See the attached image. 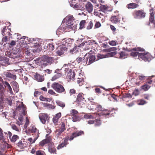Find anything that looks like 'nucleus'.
<instances>
[{
    "mask_svg": "<svg viewBox=\"0 0 155 155\" xmlns=\"http://www.w3.org/2000/svg\"><path fill=\"white\" fill-rule=\"evenodd\" d=\"M84 134V131L82 130L77 131L73 133L70 137L68 136H67L63 139V141L61 142V141L60 142V144L57 147V149L59 150L64 147H66L67 145L69 143L68 142V140L71 141L74 138Z\"/></svg>",
    "mask_w": 155,
    "mask_h": 155,
    "instance_id": "nucleus-1",
    "label": "nucleus"
},
{
    "mask_svg": "<svg viewBox=\"0 0 155 155\" xmlns=\"http://www.w3.org/2000/svg\"><path fill=\"white\" fill-rule=\"evenodd\" d=\"M55 60V58L53 57L48 55H44L41 58H37L36 61L39 64L46 66L48 64L51 65L53 63Z\"/></svg>",
    "mask_w": 155,
    "mask_h": 155,
    "instance_id": "nucleus-2",
    "label": "nucleus"
},
{
    "mask_svg": "<svg viewBox=\"0 0 155 155\" xmlns=\"http://www.w3.org/2000/svg\"><path fill=\"white\" fill-rule=\"evenodd\" d=\"M51 87L56 92L59 93H66L65 90L63 86L57 82L53 83Z\"/></svg>",
    "mask_w": 155,
    "mask_h": 155,
    "instance_id": "nucleus-3",
    "label": "nucleus"
},
{
    "mask_svg": "<svg viewBox=\"0 0 155 155\" xmlns=\"http://www.w3.org/2000/svg\"><path fill=\"white\" fill-rule=\"evenodd\" d=\"M74 26H73V24L71 22H67L65 23H64L61 26L60 28H58L57 30V32L59 31L60 30L62 29L64 32H68L71 31Z\"/></svg>",
    "mask_w": 155,
    "mask_h": 155,
    "instance_id": "nucleus-4",
    "label": "nucleus"
},
{
    "mask_svg": "<svg viewBox=\"0 0 155 155\" xmlns=\"http://www.w3.org/2000/svg\"><path fill=\"white\" fill-rule=\"evenodd\" d=\"M138 58L140 60L141 59L145 61L149 62L152 58V56L148 52L140 53L138 55Z\"/></svg>",
    "mask_w": 155,
    "mask_h": 155,
    "instance_id": "nucleus-5",
    "label": "nucleus"
},
{
    "mask_svg": "<svg viewBox=\"0 0 155 155\" xmlns=\"http://www.w3.org/2000/svg\"><path fill=\"white\" fill-rule=\"evenodd\" d=\"M78 112L75 109H72L71 111L70 114L73 122H76L80 120V118L78 115Z\"/></svg>",
    "mask_w": 155,
    "mask_h": 155,
    "instance_id": "nucleus-6",
    "label": "nucleus"
},
{
    "mask_svg": "<svg viewBox=\"0 0 155 155\" xmlns=\"http://www.w3.org/2000/svg\"><path fill=\"white\" fill-rule=\"evenodd\" d=\"M65 71L66 72L68 71L67 74V78L69 80V81H71L72 80L73 81L75 75V73L73 71L68 68H66Z\"/></svg>",
    "mask_w": 155,
    "mask_h": 155,
    "instance_id": "nucleus-7",
    "label": "nucleus"
},
{
    "mask_svg": "<svg viewBox=\"0 0 155 155\" xmlns=\"http://www.w3.org/2000/svg\"><path fill=\"white\" fill-rule=\"evenodd\" d=\"M133 15L135 18H140L145 17V13L142 10H139L135 12Z\"/></svg>",
    "mask_w": 155,
    "mask_h": 155,
    "instance_id": "nucleus-8",
    "label": "nucleus"
},
{
    "mask_svg": "<svg viewBox=\"0 0 155 155\" xmlns=\"http://www.w3.org/2000/svg\"><path fill=\"white\" fill-rule=\"evenodd\" d=\"M39 118L41 122L43 124H45L46 121L49 120V116L46 113H41L39 115Z\"/></svg>",
    "mask_w": 155,
    "mask_h": 155,
    "instance_id": "nucleus-9",
    "label": "nucleus"
},
{
    "mask_svg": "<svg viewBox=\"0 0 155 155\" xmlns=\"http://www.w3.org/2000/svg\"><path fill=\"white\" fill-rule=\"evenodd\" d=\"M85 8L86 11L89 13H91L93 10V6L92 4L89 2H88L85 4Z\"/></svg>",
    "mask_w": 155,
    "mask_h": 155,
    "instance_id": "nucleus-10",
    "label": "nucleus"
},
{
    "mask_svg": "<svg viewBox=\"0 0 155 155\" xmlns=\"http://www.w3.org/2000/svg\"><path fill=\"white\" fill-rule=\"evenodd\" d=\"M84 94L83 93H79L77 96L76 102L77 103L80 104V102H83L84 100Z\"/></svg>",
    "mask_w": 155,
    "mask_h": 155,
    "instance_id": "nucleus-11",
    "label": "nucleus"
},
{
    "mask_svg": "<svg viewBox=\"0 0 155 155\" xmlns=\"http://www.w3.org/2000/svg\"><path fill=\"white\" fill-rule=\"evenodd\" d=\"M87 55V57L88 60V63L87 65L93 63L95 61L96 58L94 55H92L90 54H88Z\"/></svg>",
    "mask_w": 155,
    "mask_h": 155,
    "instance_id": "nucleus-12",
    "label": "nucleus"
},
{
    "mask_svg": "<svg viewBox=\"0 0 155 155\" xmlns=\"http://www.w3.org/2000/svg\"><path fill=\"white\" fill-rule=\"evenodd\" d=\"M48 150L51 153H56V150L54 143L52 142L50 143L48 145Z\"/></svg>",
    "mask_w": 155,
    "mask_h": 155,
    "instance_id": "nucleus-13",
    "label": "nucleus"
},
{
    "mask_svg": "<svg viewBox=\"0 0 155 155\" xmlns=\"http://www.w3.org/2000/svg\"><path fill=\"white\" fill-rule=\"evenodd\" d=\"M29 130L32 133H35V134H36V136L37 137H39V134L38 130L37 129L35 126L34 125L31 126Z\"/></svg>",
    "mask_w": 155,
    "mask_h": 155,
    "instance_id": "nucleus-14",
    "label": "nucleus"
},
{
    "mask_svg": "<svg viewBox=\"0 0 155 155\" xmlns=\"http://www.w3.org/2000/svg\"><path fill=\"white\" fill-rule=\"evenodd\" d=\"M9 61V59L5 57H0V64L2 65L5 66Z\"/></svg>",
    "mask_w": 155,
    "mask_h": 155,
    "instance_id": "nucleus-15",
    "label": "nucleus"
},
{
    "mask_svg": "<svg viewBox=\"0 0 155 155\" xmlns=\"http://www.w3.org/2000/svg\"><path fill=\"white\" fill-rule=\"evenodd\" d=\"M1 81H2V84L5 87H7L8 89V91H9V92L11 94H13V92L12 90V88L9 84L7 81H3V80H1Z\"/></svg>",
    "mask_w": 155,
    "mask_h": 155,
    "instance_id": "nucleus-16",
    "label": "nucleus"
},
{
    "mask_svg": "<svg viewBox=\"0 0 155 155\" xmlns=\"http://www.w3.org/2000/svg\"><path fill=\"white\" fill-rule=\"evenodd\" d=\"M139 4L136 3H132L128 4L127 5V7L128 9H134L138 7Z\"/></svg>",
    "mask_w": 155,
    "mask_h": 155,
    "instance_id": "nucleus-17",
    "label": "nucleus"
},
{
    "mask_svg": "<svg viewBox=\"0 0 155 155\" xmlns=\"http://www.w3.org/2000/svg\"><path fill=\"white\" fill-rule=\"evenodd\" d=\"M108 8H109L108 6L100 4V6L99 7L100 10H99V11H102L105 13L108 11Z\"/></svg>",
    "mask_w": 155,
    "mask_h": 155,
    "instance_id": "nucleus-18",
    "label": "nucleus"
},
{
    "mask_svg": "<svg viewBox=\"0 0 155 155\" xmlns=\"http://www.w3.org/2000/svg\"><path fill=\"white\" fill-rule=\"evenodd\" d=\"M112 110H110L104 109L102 111L101 115H104L105 117H107V116H109L111 114V112Z\"/></svg>",
    "mask_w": 155,
    "mask_h": 155,
    "instance_id": "nucleus-19",
    "label": "nucleus"
},
{
    "mask_svg": "<svg viewBox=\"0 0 155 155\" xmlns=\"http://www.w3.org/2000/svg\"><path fill=\"white\" fill-rule=\"evenodd\" d=\"M51 140L50 139L48 138L44 139L39 143V145L41 147H43L45 144L48 143L49 144L51 143Z\"/></svg>",
    "mask_w": 155,
    "mask_h": 155,
    "instance_id": "nucleus-20",
    "label": "nucleus"
},
{
    "mask_svg": "<svg viewBox=\"0 0 155 155\" xmlns=\"http://www.w3.org/2000/svg\"><path fill=\"white\" fill-rule=\"evenodd\" d=\"M72 7L75 9L76 10H83L84 9L83 5L79 4H78L77 3Z\"/></svg>",
    "mask_w": 155,
    "mask_h": 155,
    "instance_id": "nucleus-21",
    "label": "nucleus"
},
{
    "mask_svg": "<svg viewBox=\"0 0 155 155\" xmlns=\"http://www.w3.org/2000/svg\"><path fill=\"white\" fill-rule=\"evenodd\" d=\"M34 78L36 80L39 82H42L44 80V78L43 76L38 74H36L34 75Z\"/></svg>",
    "mask_w": 155,
    "mask_h": 155,
    "instance_id": "nucleus-22",
    "label": "nucleus"
},
{
    "mask_svg": "<svg viewBox=\"0 0 155 155\" xmlns=\"http://www.w3.org/2000/svg\"><path fill=\"white\" fill-rule=\"evenodd\" d=\"M4 89L2 84L0 83V101H1L3 97Z\"/></svg>",
    "mask_w": 155,
    "mask_h": 155,
    "instance_id": "nucleus-23",
    "label": "nucleus"
},
{
    "mask_svg": "<svg viewBox=\"0 0 155 155\" xmlns=\"http://www.w3.org/2000/svg\"><path fill=\"white\" fill-rule=\"evenodd\" d=\"M149 21L147 24V25H150V23H153V21L155 20H154V15L153 12H151L150 13V15L149 17Z\"/></svg>",
    "mask_w": 155,
    "mask_h": 155,
    "instance_id": "nucleus-24",
    "label": "nucleus"
},
{
    "mask_svg": "<svg viewBox=\"0 0 155 155\" xmlns=\"http://www.w3.org/2000/svg\"><path fill=\"white\" fill-rule=\"evenodd\" d=\"M110 20L112 22L115 24H117L120 21L119 18L116 16H112L111 17Z\"/></svg>",
    "mask_w": 155,
    "mask_h": 155,
    "instance_id": "nucleus-25",
    "label": "nucleus"
},
{
    "mask_svg": "<svg viewBox=\"0 0 155 155\" xmlns=\"http://www.w3.org/2000/svg\"><path fill=\"white\" fill-rule=\"evenodd\" d=\"M4 74L7 78H12L14 80H15L16 79V75L13 74L10 72H5V73Z\"/></svg>",
    "mask_w": 155,
    "mask_h": 155,
    "instance_id": "nucleus-26",
    "label": "nucleus"
},
{
    "mask_svg": "<svg viewBox=\"0 0 155 155\" xmlns=\"http://www.w3.org/2000/svg\"><path fill=\"white\" fill-rule=\"evenodd\" d=\"M66 48L65 47H61L60 49L58 50L56 52V53L58 55L61 56L63 54L64 51L66 50Z\"/></svg>",
    "mask_w": 155,
    "mask_h": 155,
    "instance_id": "nucleus-27",
    "label": "nucleus"
},
{
    "mask_svg": "<svg viewBox=\"0 0 155 155\" xmlns=\"http://www.w3.org/2000/svg\"><path fill=\"white\" fill-rule=\"evenodd\" d=\"M64 132L63 130L60 129H57L55 131V137L57 138H58L59 136H60L62 133Z\"/></svg>",
    "mask_w": 155,
    "mask_h": 155,
    "instance_id": "nucleus-28",
    "label": "nucleus"
},
{
    "mask_svg": "<svg viewBox=\"0 0 155 155\" xmlns=\"http://www.w3.org/2000/svg\"><path fill=\"white\" fill-rule=\"evenodd\" d=\"M104 109L102 107L101 105L98 104L95 108V110L99 112V114H100V115H101V113Z\"/></svg>",
    "mask_w": 155,
    "mask_h": 155,
    "instance_id": "nucleus-29",
    "label": "nucleus"
},
{
    "mask_svg": "<svg viewBox=\"0 0 155 155\" xmlns=\"http://www.w3.org/2000/svg\"><path fill=\"white\" fill-rule=\"evenodd\" d=\"M19 137L16 135H14L11 138H10V140L12 142L15 143L16 141L19 139Z\"/></svg>",
    "mask_w": 155,
    "mask_h": 155,
    "instance_id": "nucleus-30",
    "label": "nucleus"
},
{
    "mask_svg": "<svg viewBox=\"0 0 155 155\" xmlns=\"http://www.w3.org/2000/svg\"><path fill=\"white\" fill-rule=\"evenodd\" d=\"M43 105L44 107H47L49 109H54L55 107V106L53 105L45 103H43Z\"/></svg>",
    "mask_w": 155,
    "mask_h": 155,
    "instance_id": "nucleus-31",
    "label": "nucleus"
},
{
    "mask_svg": "<svg viewBox=\"0 0 155 155\" xmlns=\"http://www.w3.org/2000/svg\"><path fill=\"white\" fill-rule=\"evenodd\" d=\"M146 84H153L154 83H155V79L154 80H152L151 78H147L146 80Z\"/></svg>",
    "mask_w": 155,
    "mask_h": 155,
    "instance_id": "nucleus-32",
    "label": "nucleus"
},
{
    "mask_svg": "<svg viewBox=\"0 0 155 155\" xmlns=\"http://www.w3.org/2000/svg\"><path fill=\"white\" fill-rule=\"evenodd\" d=\"M62 75V74L61 73L57 74L52 78L51 80L52 81H55L61 77Z\"/></svg>",
    "mask_w": 155,
    "mask_h": 155,
    "instance_id": "nucleus-33",
    "label": "nucleus"
},
{
    "mask_svg": "<svg viewBox=\"0 0 155 155\" xmlns=\"http://www.w3.org/2000/svg\"><path fill=\"white\" fill-rule=\"evenodd\" d=\"M131 51L130 54V55L131 56L133 57H135L137 55H138V56L139 54L140 53L138 52H137V51H134L133 49H132Z\"/></svg>",
    "mask_w": 155,
    "mask_h": 155,
    "instance_id": "nucleus-34",
    "label": "nucleus"
},
{
    "mask_svg": "<svg viewBox=\"0 0 155 155\" xmlns=\"http://www.w3.org/2000/svg\"><path fill=\"white\" fill-rule=\"evenodd\" d=\"M39 99L40 100L42 101H46L47 102H50L51 101V100L50 98H47L44 97L43 96L41 95L40 96Z\"/></svg>",
    "mask_w": 155,
    "mask_h": 155,
    "instance_id": "nucleus-35",
    "label": "nucleus"
},
{
    "mask_svg": "<svg viewBox=\"0 0 155 155\" xmlns=\"http://www.w3.org/2000/svg\"><path fill=\"white\" fill-rule=\"evenodd\" d=\"M88 54H85L84 56V58H83V60L82 61V63H83V64H87L88 63V60L87 57V55Z\"/></svg>",
    "mask_w": 155,
    "mask_h": 155,
    "instance_id": "nucleus-36",
    "label": "nucleus"
},
{
    "mask_svg": "<svg viewBox=\"0 0 155 155\" xmlns=\"http://www.w3.org/2000/svg\"><path fill=\"white\" fill-rule=\"evenodd\" d=\"M150 86L147 84H145L141 86V89L143 90L144 91H147L150 88Z\"/></svg>",
    "mask_w": 155,
    "mask_h": 155,
    "instance_id": "nucleus-37",
    "label": "nucleus"
},
{
    "mask_svg": "<svg viewBox=\"0 0 155 155\" xmlns=\"http://www.w3.org/2000/svg\"><path fill=\"white\" fill-rule=\"evenodd\" d=\"M120 57L122 58H125L128 56L127 54L125 52H122L120 53Z\"/></svg>",
    "mask_w": 155,
    "mask_h": 155,
    "instance_id": "nucleus-38",
    "label": "nucleus"
},
{
    "mask_svg": "<svg viewBox=\"0 0 155 155\" xmlns=\"http://www.w3.org/2000/svg\"><path fill=\"white\" fill-rule=\"evenodd\" d=\"M86 23V21L85 20H82L80 22V29H82L84 27V25Z\"/></svg>",
    "mask_w": 155,
    "mask_h": 155,
    "instance_id": "nucleus-39",
    "label": "nucleus"
},
{
    "mask_svg": "<svg viewBox=\"0 0 155 155\" xmlns=\"http://www.w3.org/2000/svg\"><path fill=\"white\" fill-rule=\"evenodd\" d=\"M94 123V125L96 127L99 126L101 124V121L99 119H95Z\"/></svg>",
    "mask_w": 155,
    "mask_h": 155,
    "instance_id": "nucleus-40",
    "label": "nucleus"
},
{
    "mask_svg": "<svg viewBox=\"0 0 155 155\" xmlns=\"http://www.w3.org/2000/svg\"><path fill=\"white\" fill-rule=\"evenodd\" d=\"M94 14L95 16H98L100 18H101L104 16L102 14L97 11H94Z\"/></svg>",
    "mask_w": 155,
    "mask_h": 155,
    "instance_id": "nucleus-41",
    "label": "nucleus"
},
{
    "mask_svg": "<svg viewBox=\"0 0 155 155\" xmlns=\"http://www.w3.org/2000/svg\"><path fill=\"white\" fill-rule=\"evenodd\" d=\"M38 137H37L36 138H34L33 140L31 138H30L28 139V141L30 142V143L31 144L35 142L36 140L38 139Z\"/></svg>",
    "mask_w": 155,
    "mask_h": 155,
    "instance_id": "nucleus-42",
    "label": "nucleus"
},
{
    "mask_svg": "<svg viewBox=\"0 0 155 155\" xmlns=\"http://www.w3.org/2000/svg\"><path fill=\"white\" fill-rule=\"evenodd\" d=\"M68 2L71 7L73 6L77 3L76 0H68Z\"/></svg>",
    "mask_w": 155,
    "mask_h": 155,
    "instance_id": "nucleus-43",
    "label": "nucleus"
},
{
    "mask_svg": "<svg viewBox=\"0 0 155 155\" xmlns=\"http://www.w3.org/2000/svg\"><path fill=\"white\" fill-rule=\"evenodd\" d=\"M12 128L14 130L17 131L19 132L20 130V129L15 124H12L11 125Z\"/></svg>",
    "mask_w": 155,
    "mask_h": 155,
    "instance_id": "nucleus-44",
    "label": "nucleus"
},
{
    "mask_svg": "<svg viewBox=\"0 0 155 155\" xmlns=\"http://www.w3.org/2000/svg\"><path fill=\"white\" fill-rule=\"evenodd\" d=\"M134 51L144 52L145 50L143 48L140 47L137 48H134L133 49Z\"/></svg>",
    "mask_w": 155,
    "mask_h": 155,
    "instance_id": "nucleus-45",
    "label": "nucleus"
},
{
    "mask_svg": "<svg viewBox=\"0 0 155 155\" xmlns=\"http://www.w3.org/2000/svg\"><path fill=\"white\" fill-rule=\"evenodd\" d=\"M36 155H46L45 152L41 150H38L36 152Z\"/></svg>",
    "mask_w": 155,
    "mask_h": 155,
    "instance_id": "nucleus-46",
    "label": "nucleus"
},
{
    "mask_svg": "<svg viewBox=\"0 0 155 155\" xmlns=\"http://www.w3.org/2000/svg\"><path fill=\"white\" fill-rule=\"evenodd\" d=\"M147 77L144 76L143 75H139L138 77L139 80L140 81H144L146 80Z\"/></svg>",
    "mask_w": 155,
    "mask_h": 155,
    "instance_id": "nucleus-47",
    "label": "nucleus"
},
{
    "mask_svg": "<svg viewBox=\"0 0 155 155\" xmlns=\"http://www.w3.org/2000/svg\"><path fill=\"white\" fill-rule=\"evenodd\" d=\"M18 147L20 148L21 149L23 148L24 147V144L21 141H19L17 144Z\"/></svg>",
    "mask_w": 155,
    "mask_h": 155,
    "instance_id": "nucleus-48",
    "label": "nucleus"
},
{
    "mask_svg": "<svg viewBox=\"0 0 155 155\" xmlns=\"http://www.w3.org/2000/svg\"><path fill=\"white\" fill-rule=\"evenodd\" d=\"M60 129L64 131L66 130L65 125L64 122H62L61 124V126L60 128H59Z\"/></svg>",
    "mask_w": 155,
    "mask_h": 155,
    "instance_id": "nucleus-49",
    "label": "nucleus"
},
{
    "mask_svg": "<svg viewBox=\"0 0 155 155\" xmlns=\"http://www.w3.org/2000/svg\"><path fill=\"white\" fill-rule=\"evenodd\" d=\"M146 101L143 100H140L137 101V103L138 105H143L146 103Z\"/></svg>",
    "mask_w": 155,
    "mask_h": 155,
    "instance_id": "nucleus-50",
    "label": "nucleus"
},
{
    "mask_svg": "<svg viewBox=\"0 0 155 155\" xmlns=\"http://www.w3.org/2000/svg\"><path fill=\"white\" fill-rule=\"evenodd\" d=\"M57 105L61 107H64L65 106V104L63 102L60 101H57L56 102Z\"/></svg>",
    "mask_w": 155,
    "mask_h": 155,
    "instance_id": "nucleus-51",
    "label": "nucleus"
},
{
    "mask_svg": "<svg viewBox=\"0 0 155 155\" xmlns=\"http://www.w3.org/2000/svg\"><path fill=\"white\" fill-rule=\"evenodd\" d=\"M132 97V95L129 93H125L124 94L123 96V98H131Z\"/></svg>",
    "mask_w": 155,
    "mask_h": 155,
    "instance_id": "nucleus-52",
    "label": "nucleus"
},
{
    "mask_svg": "<svg viewBox=\"0 0 155 155\" xmlns=\"http://www.w3.org/2000/svg\"><path fill=\"white\" fill-rule=\"evenodd\" d=\"M50 50H53L54 49V46L52 44H49L47 46Z\"/></svg>",
    "mask_w": 155,
    "mask_h": 155,
    "instance_id": "nucleus-53",
    "label": "nucleus"
},
{
    "mask_svg": "<svg viewBox=\"0 0 155 155\" xmlns=\"http://www.w3.org/2000/svg\"><path fill=\"white\" fill-rule=\"evenodd\" d=\"M93 26V24L92 21H90L88 25L87 26V29H91Z\"/></svg>",
    "mask_w": 155,
    "mask_h": 155,
    "instance_id": "nucleus-54",
    "label": "nucleus"
},
{
    "mask_svg": "<svg viewBox=\"0 0 155 155\" xmlns=\"http://www.w3.org/2000/svg\"><path fill=\"white\" fill-rule=\"evenodd\" d=\"M76 90L74 88L70 89L69 91V93L70 95L75 94L76 93Z\"/></svg>",
    "mask_w": 155,
    "mask_h": 155,
    "instance_id": "nucleus-55",
    "label": "nucleus"
},
{
    "mask_svg": "<svg viewBox=\"0 0 155 155\" xmlns=\"http://www.w3.org/2000/svg\"><path fill=\"white\" fill-rule=\"evenodd\" d=\"M97 60H99L102 58H104L106 57V56L104 55L98 54L97 55Z\"/></svg>",
    "mask_w": 155,
    "mask_h": 155,
    "instance_id": "nucleus-56",
    "label": "nucleus"
},
{
    "mask_svg": "<svg viewBox=\"0 0 155 155\" xmlns=\"http://www.w3.org/2000/svg\"><path fill=\"white\" fill-rule=\"evenodd\" d=\"M83 60V58L81 57H78L77 58L76 60V62L78 63H82V61Z\"/></svg>",
    "mask_w": 155,
    "mask_h": 155,
    "instance_id": "nucleus-57",
    "label": "nucleus"
},
{
    "mask_svg": "<svg viewBox=\"0 0 155 155\" xmlns=\"http://www.w3.org/2000/svg\"><path fill=\"white\" fill-rule=\"evenodd\" d=\"M93 47V46H92L91 44H89V45L86 47L84 49H85V50H90V49H91V50L90 51V52H91V51H92V48Z\"/></svg>",
    "mask_w": 155,
    "mask_h": 155,
    "instance_id": "nucleus-58",
    "label": "nucleus"
},
{
    "mask_svg": "<svg viewBox=\"0 0 155 155\" xmlns=\"http://www.w3.org/2000/svg\"><path fill=\"white\" fill-rule=\"evenodd\" d=\"M93 117L91 114H85L84 116V118L86 119H88L90 118H92Z\"/></svg>",
    "mask_w": 155,
    "mask_h": 155,
    "instance_id": "nucleus-59",
    "label": "nucleus"
},
{
    "mask_svg": "<svg viewBox=\"0 0 155 155\" xmlns=\"http://www.w3.org/2000/svg\"><path fill=\"white\" fill-rule=\"evenodd\" d=\"M7 103L10 105L11 106L12 103V100L10 97H8L7 98Z\"/></svg>",
    "mask_w": 155,
    "mask_h": 155,
    "instance_id": "nucleus-60",
    "label": "nucleus"
},
{
    "mask_svg": "<svg viewBox=\"0 0 155 155\" xmlns=\"http://www.w3.org/2000/svg\"><path fill=\"white\" fill-rule=\"evenodd\" d=\"M101 26V24L99 22H97L95 25L94 27L95 28H98Z\"/></svg>",
    "mask_w": 155,
    "mask_h": 155,
    "instance_id": "nucleus-61",
    "label": "nucleus"
},
{
    "mask_svg": "<svg viewBox=\"0 0 155 155\" xmlns=\"http://www.w3.org/2000/svg\"><path fill=\"white\" fill-rule=\"evenodd\" d=\"M48 92L49 94L52 95H55L56 93L52 90L50 89L48 91Z\"/></svg>",
    "mask_w": 155,
    "mask_h": 155,
    "instance_id": "nucleus-62",
    "label": "nucleus"
},
{
    "mask_svg": "<svg viewBox=\"0 0 155 155\" xmlns=\"http://www.w3.org/2000/svg\"><path fill=\"white\" fill-rule=\"evenodd\" d=\"M83 81L82 79H81L78 78V80L77 81V83L78 84H79V85H81L83 84Z\"/></svg>",
    "mask_w": 155,
    "mask_h": 155,
    "instance_id": "nucleus-63",
    "label": "nucleus"
},
{
    "mask_svg": "<svg viewBox=\"0 0 155 155\" xmlns=\"http://www.w3.org/2000/svg\"><path fill=\"white\" fill-rule=\"evenodd\" d=\"M110 45L112 46H115L116 45V42L114 41H112L109 42Z\"/></svg>",
    "mask_w": 155,
    "mask_h": 155,
    "instance_id": "nucleus-64",
    "label": "nucleus"
}]
</instances>
